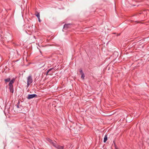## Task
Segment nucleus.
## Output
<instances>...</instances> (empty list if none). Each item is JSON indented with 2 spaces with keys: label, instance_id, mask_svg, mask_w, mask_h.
<instances>
[{
  "label": "nucleus",
  "instance_id": "1",
  "mask_svg": "<svg viewBox=\"0 0 149 149\" xmlns=\"http://www.w3.org/2000/svg\"><path fill=\"white\" fill-rule=\"evenodd\" d=\"M27 87H28L30 84L32 83L33 82V79L31 75H29L27 77Z\"/></svg>",
  "mask_w": 149,
  "mask_h": 149
},
{
  "label": "nucleus",
  "instance_id": "2",
  "mask_svg": "<svg viewBox=\"0 0 149 149\" xmlns=\"http://www.w3.org/2000/svg\"><path fill=\"white\" fill-rule=\"evenodd\" d=\"M14 107L15 109H17V111H20L22 110L23 107L22 105L20 104V103H17L14 106Z\"/></svg>",
  "mask_w": 149,
  "mask_h": 149
},
{
  "label": "nucleus",
  "instance_id": "3",
  "mask_svg": "<svg viewBox=\"0 0 149 149\" xmlns=\"http://www.w3.org/2000/svg\"><path fill=\"white\" fill-rule=\"evenodd\" d=\"M37 95L36 94H29L28 95L27 98L28 99H30L33 97H37Z\"/></svg>",
  "mask_w": 149,
  "mask_h": 149
},
{
  "label": "nucleus",
  "instance_id": "4",
  "mask_svg": "<svg viewBox=\"0 0 149 149\" xmlns=\"http://www.w3.org/2000/svg\"><path fill=\"white\" fill-rule=\"evenodd\" d=\"M47 141H48L51 144H52L53 145L54 147H56V143H55L52 140L49 138H47Z\"/></svg>",
  "mask_w": 149,
  "mask_h": 149
},
{
  "label": "nucleus",
  "instance_id": "5",
  "mask_svg": "<svg viewBox=\"0 0 149 149\" xmlns=\"http://www.w3.org/2000/svg\"><path fill=\"white\" fill-rule=\"evenodd\" d=\"M71 26L70 24H65L63 26V29L66 30L68 28H70Z\"/></svg>",
  "mask_w": 149,
  "mask_h": 149
},
{
  "label": "nucleus",
  "instance_id": "6",
  "mask_svg": "<svg viewBox=\"0 0 149 149\" xmlns=\"http://www.w3.org/2000/svg\"><path fill=\"white\" fill-rule=\"evenodd\" d=\"M9 88L10 92L11 93H13L14 91L13 86L9 87Z\"/></svg>",
  "mask_w": 149,
  "mask_h": 149
},
{
  "label": "nucleus",
  "instance_id": "7",
  "mask_svg": "<svg viewBox=\"0 0 149 149\" xmlns=\"http://www.w3.org/2000/svg\"><path fill=\"white\" fill-rule=\"evenodd\" d=\"M56 147L58 149H63V146H56Z\"/></svg>",
  "mask_w": 149,
  "mask_h": 149
},
{
  "label": "nucleus",
  "instance_id": "8",
  "mask_svg": "<svg viewBox=\"0 0 149 149\" xmlns=\"http://www.w3.org/2000/svg\"><path fill=\"white\" fill-rule=\"evenodd\" d=\"M107 139V136L106 135L104 138L103 141L104 142H105Z\"/></svg>",
  "mask_w": 149,
  "mask_h": 149
},
{
  "label": "nucleus",
  "instance_id": "9",
  "mask_svg": "<svg viewBox=\"0 0 149 149\" xmlns=\"http://www.w3.org/2000/svg\"><path fill=\"white\" fill-rule=\"evenodd\" d=\"M10 78H8L7 79H6L5 80V81L6 82H8L10 81Z\"/></svg>",
  "mask_w": 149,
  "mask_h": 149
},
{
  "label": "nucleus",
  "instance_id": "10",
  "mask_svg": "<svg viewBox=\"0 0 149 149\" xmlns=\"http://www.w3.org/2000/svg\"><path fill=\"white\" fill-rule=\"evenodd\" d=\"M15 81V79H13L10 81L9 83L13 84L14 83Z\"/></svg>",
  "mask_w": 149,
  "mask_h": 149
},
{
  "label": "nucleus",
  "instance_id": "11",
  "mask_svg": "<svg viewBox=\"0 0 149 149\" xmlns=\"http://www.w3.org/2000/svg\"><path fill=\"white\" fill-rule=\"evenodd\" d=\"M38 18H39L40 17V14L38 13H37L35 15Z\"/></svg>",
  "mask_w": 149,
  "mask_h": 149
},
{
  "label": "nucleus",
  "instance_id": "12",
  "mask_svg": "<svg viewBox=\"0 0 149 149\" xmlns=\"http://www.w3.org/2000/svg\"><path fill=\"white\" fill-rule=\"evenodd\" d=\"M81 74V78L82 79H84L85 76L84 73H82Z\"/></svg>",
  "mask_w": 149,
  "mask_h": 149
},
{
  "label": "nucleus",
  "instance_id": "13",
  "mask_svg": "<svg viewBox=\"0 0 149 149\" xmlns=\"http://www.w3.org/2000/svg\"><path fill=\"white\" fill-rule=\"evenodd\" d=\"M54 69L53 68H50V69H48V71H47V73L49 72L50 71H51L52 70V69Z\"/></svg>",
  "mask_w": 149,
  "mask_h": 149
},
{
  "label": "nucleus",
  "instance_id": "14",
  "mask_svg": "<svg viewBox=\"0 0 149 149\" xmlns=\"http://www.w3.org/2000/svg\"><path fill=\"white\" fill-rule=\"evenodd\" d=\"M79 71H80V72L81 74L82 73H84L83 72V71H82V69H80Z\"/></svg>",
  "mask_w": 149,
  "mask_h": 149
},
{
  "label": "nucleus",
  "instance_id": "15",
  "mask_svg": "<svg viewBox=\"0 0 149 149\" xmlns=\"http://www.w3.org/2000/svg\"><path fill=\"white\" fill-rule=\"evenodd\" d=\"M8 85L9 87L13 86V84H10V83H9Z\"/></svg>",
  "mask_w": 149,
  "mask_h": 149
},
{
  "label": "nucleus",
  "instance_id": "16",
  "mask_svg": "<svg viewBox=\"0 0 149 149\" xmlns=\"http://www.w3.org/2000/svg\"><path fill=\"white\" fill-rule=\"evenodd\" d=\"M38 19L39 22H41V20H40V17H39V18H38Z\"/></svg>",
  "mask_w": 149,
  "mask_h": 149
}]
</instances>
